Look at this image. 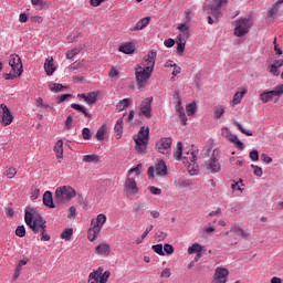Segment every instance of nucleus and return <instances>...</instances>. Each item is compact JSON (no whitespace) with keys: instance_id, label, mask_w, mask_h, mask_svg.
Masks as SVG:
<instances>
[{"instance_id":"nucleus-52","label":"nucleus","mask_w":283,"mask_h":283,"mask_svg":"<svg viewBox=\"0 0 283 283\" xmlns=\"http://www.w3.org/2000/svg\"><path fill=\"white\" fill-rule=\"evenodd\" d=\"M252 169H254V176H258V178H262V176L264 175V171L262 170V167L260 166H255V165H251Z\"/></svg>"},{"instance_id":"nucleus-21","label":"nucleus","mask_w":283,"mask_h":283,"mask_svg":"<svg viewBox=\"0 0 283 283\" xmlns=\"http://www.w3.org/2000/svg\"><path fill=\"white\" fill-rule=\"evenodd\" d=\"M98 94H101L99 91H93L87 94H78L77 97L83 98L86 105H94L98 101Z\"/></svg>"},{"instance_id":"nucleus-30","label":"nucleus","mask_w":283,"mask_h":283,"mask_svg":"<svg viewBox=\"0 0 283 283\" xmlns=\"http://www.w3.org/2000/svg\"><path fill=\"white\" fill-rule=\"evenodd\" d=\"M54 153L59 160L63 159V139H59L55 143Z\"/></svg>"},{"instance_id":"nucleus-54","label":"nucleus","mask_w":283,"mask_h":283,"mask_svg":"<svg viewBox=\"0 0 283 283\" xmlns=\"http://www.w3.org/2000/svg\"><path fill=\"white\" fill-rule=\"evenodd\" d=\"M153 251H155L157 255H165V250L163 248V244L153 245Z\"/></svg>"},{"instance_id":"nucleus-6","label":"nucleus","mask_w":283,"mask_h":283,"mask_svg":"<svg viewBox=\"0 0 283 283\" xmlns=\"http://www.w3.org/2000/svg\"><path fill=\"white\" fill-rule=\"evenodd\" d=\"M229 3V0H207L203 3V12L211 14L214 19L222 17V8Z\"/></svg>"},{"instance_id":"nucleus-60","label":"nucleus","mask_w":283,"mask_h":283,"mask_svg":"<svg viewBox=\"0 0 283 283\" xmlns=\"http://www.w3.org/2000/svg\"><path fill=\"white\" fill-rule=\"evenodd\" d=\"M67 218L69 220L76 218V208L74 206L70 207Z\"/></svg>"},{"instance_id":"nucleus-27","label":"nucleus","mask_w":283,"mask_h":283,"mask_svg":"<svg viewBox=\"0 0 283 283\" xmlns=\"http://www.w3.org/2000/svg\"><path fill=\"white\" fill-rule=\"evenodd\" d=\"M43 205L49 207V209H54V198L51 191H45L43 195Z\"/></svg>"},{"instance_id":"nucleus-24","label":"nucleus","mask_w":283,"mask_h":283,"mask_svg":"<svg viewBox=\"0 0 283 283\" xmlns=\"http://www.w3.org/2000/svg\"><path fill=\"white\" fill-rule=\"evenodd\" d=\"M118 52L123 54H134L136 52V43L134 42H124L119 48Z\"/></svg>"},{"instance_id":"nucleus-63","label":"nucleus","mask_w":283,"mask_h":283,"mask_svg":"<svg viewBox=\"0 0 283 283\" xmlns=\"http://www.w3.org/2000/svg\"><path fill=\"white\" fill-rule=\"evenodd\" d=\"M164 45H165L166 48H174V45H176V40H174V39H167V40H165Z\"/></svg>"},{"instance_id":"nucleus-34","label":"nucleus","mask_w":283,"mask_h":283,"mask_svg":"<svg viewBox=\"0 0 283 283\" xmlns=\"http://www.w3.org/2000/svg\"><path fill=\"white\" fill-rule=\"evenodd\" d=\"M115 138L119 140V138H123V118L117 119V123L115 124Z\"/></svg>"},{"instance_id":"nucleus-46","label":"nucleus","mask_w":283,"mask_h":283,"mask_svg":"<svg viewBox=\"0 0 283 283\" xmlns=\"http://www.w3.org/2000/svg\"><path fill=\"white\" fill-rule=\"evenodd\" d=\"M234 125H235V127H238V129L241 132V134H244L245 136H253V133L251 130L244 128L242 126V124L235 122Z\"/></svg>"},{"instance_id":"nucleus-16","label":"nucleus","mask_w":283,"mask_h":283,"mask_svg":"<svg viewBox=\"0 0 283 283\" xmlns=\"http://www.w3.org/2000/svg\"><path fill=\"white\" fill-rule=\"evenodd\" d=\"M221 136H223V138H227L229 143L235 145L238 149H244V143H242L240 138H238L235 135H233L228 127L221 128Z\"/></svg>"},{"instance_id":"nucleus-14","label":"nucleus","mask_w":283,"mask_h":283,"mask_svg":"<svg viewBox=\"0 0 283 283\" xmlns=\"http://www.w3.org/2000/svg\"><path fill=\"white\" fill-rule=\"evenodd\" d=\"M147 176L149 180H154L156 176H159V177L167 176V165L165 164V161L159 160L155 165V168L154 166H150L147 170Z\"/></svg>"},{"instance_id":"nucleus-38","label":"nucleus","mask_w":283,"mask_h":283,"mask_svg":"<svg viewBox=\"0 0 283 283\" xmlns=\"http://www.w3.org/2000/svg\"><path fill=\"white\" fill-rule=\"evenodd\" d=\"M193 253H202V245L200 243H193L188 248V255H193Z\"/></svg>"},{"instance_id":"nucleus-32","label":"nucleus","mask_w":283,"mask_h":283,"mask_svg":"<svg viewBox=\"0 0 283 283\" xmlns=\"http://www.w3.org/2000/svg\"><path fill=\"white\" fill-rule=\"evenodd\" d=\"M143 171V164H138L135 168H130L128 171H127V177L129 178H138V176H140Z\"/></svg>"},{"instance_id":"nucleus-44","label":"nucleus","mask_w":283,"mask_h":283,"mask_svg":"<svg viewBox=\"0 0 283 283\" xmlns=\"http://www.w3.org/2000/svg\"><path fill=\"white\" fill-rule=\"evenodd\" d=\"M198 107L196 106V103H190L186 106V112L189 116H193L196 114Z\"/></svg>"},{"instance_id":"nucleus-29","label":"nucleus","mask_w":283,"mask_h":283,"mask_svg":"<svg viewBox=\"0 0 283 283\" xmlns=\"http://www.w3.org/2000/svg\"><path fill=\"white\" fill-rule=\"evenodd\" d=\"M244 94H247V90L237 92L233 96V99L230 101V105H232V107L235 105H240L242 103V98H244Z\"/></svg>"},{"instance_id":"nucleus-35","label":"nucleus","mask_w":283,"mask_h":283,"mask_svg":"<svg viewBox=\"0 0 283 283\" xmlns=\"http://www.w3.org/2000/svg\"><path fill=\"white\" fill-rule=\"evenodd\" d=\"M182 143L178 142L174 151L175 160H182Z\"/></svg>"},{"instance_id":"nucleus-47","label":"nucleus","mask_w":283,"mask_h":283,"mask_svg":"<svg viewBox=\"0 0 283 283\" xmlns=\"http://www.w3.org/2000/svg\"><path fill=\"white\" fill-rule=\"evenodd\" d=\"M80 53H81V49H78V48L72 49L66 52V59L72 61V59H74V56H76V54H80Z\"/></svg>"},{"instance_id":"nucleus-11","label":"nucleus","mask_w":283,"mask_h":283,"mask_svg":"<svg viewBox=\"0 0 283 283\" xmlns=\"http://www.w3.org/2000/svg\"><path fill=\"white\" fill-rule=\"evenodd\" d=\"M111 275L112 272H104L103 268H98L90 273L87 283H107Z\"/></svg>"},{"instance_id":"nucleus-45","label":"nucleus","mask_w":283,"mask_h":283,"mask_svg":"<svg viewBox=\"0 0 283 283\" xmlns=\"http://www.w3.org/2000/svg\"><path fill=\"white\" fill-rule=\"evenodd\" d=\"M4 176H7V178L12 179L14 178V176H17V168L14 167H9L4 170Z\"/></svg>"},{"instance_id":"nucleus-41","label":"nucleus","mask_w":283,"mask_h":283,"mask_svg":"<svg viewBox=\"0 0 283 283\" xmlns=\"http://www.w3.org/2000/svg\"><path fill=\"white\" fill-rule=\"evenodd\" d=\"M118 76H120V71H118L115 66H112L108 72V77L113 81H118Z\"/></svg>"},{"instance_id":"nucleus-48","label":"nucleus","mask_w":283,"mask_h":283,"mask_svg":"<svg viewBox=\"0 0 283 283\" xmlns=\"http://www.w3.org/2000/svg\"><path fill=\"white\" fill-rule=\"evenodd\" d=\"M39 233L41 234L42 242H50L51 237L48 234V228H43V230H40Z\"/></svg>"},{"instance_id":"nucleus-7","label":"nucleus","mask_w":283,"mask_h":283,"mask_svg":"<svg viewBox=\"0 0 283 283\" xmlns=\"http://www.w3.org/2000/svg\"><path fill=\"white\" fill-rule=\"evenodd\" d=\"M75 197L76 190L71 186L57 187L54 193V199L57 205H65V202H70V200Z\"/></svg>"},{"instance_id":"nucleus-12","label":"nucleus","mask_w":283,"mask_h":283,"mask_svg":"<svg viewBox=\"0 0 283 283\" xmlns=\"http://www.w3.org/2000/svg\"><path fill=\"white\" fill-rule=\"evenodd\" d=\"M124 190L128 200H134L138 193V184L136 177H127L124 184Z\"/></svg>"},{"instance_id":"nucleus-2","label":"nucleus","mask_w":283,"mask_h":283,"mask_svg":"<svg viewBox=\"0 0 283 283\" xmlns=\"http://www.w3.org/2000/svg\"><path fill=\"white\" fill-rule=\"evenodd\" d=\"M177 30L179 31L176 43H177V54L182 56L185 48H187V41H189L190 30L189 22H181L178 24Z\"/></svg>"},{"instance_id":"nucleus-49","label":"nucleus","mask_w":283,"mask_h":283,"mask_svg":"<svg viewBox=\"0 0 283 283\" xmlns=\"http://www.w3.org/2000/svg\"><path fill=\"white\" fill-rule=\"evenodd\" d=\"M277 12H279V9H277V4H272V7L268 10V17H271L272 19L277 17Z\"/></svg>"},{"instance_id":"nucleus-42","label":"nucleus","mask_w":283,"mask_h":283,"mask_svg":"<svg viewBox=\"0 0 283 283\" xmlns=\"http://www.w3.org/2000/svg\"><path fill=\"white\" fill-rule=\"evenodd\" d=\"M71 107L76 112H82L86 118H90V113L87 112V109H85V107H83V105L72 104Z\"/></svg>"},{"instance_id":"nucleus-37","label":"nucleus","mask_w":283,"mask_h":283,"mask_svg":"<svg viewBox=\"0 0 283 283\" xmlns=\"http://www.w3.org/2000/svg\"><path fill=\"white\" fill-rule=\"evenodd\" d=\"M72 235H74V230L72 228H66L61 233V239L66 240V242H70L72 240Z\"/></svg>"},{"instance_id":"nucleus-53","label":"nucleus","mask_w":283,"mask_h":283,"mask_svg":"<svg viewBox=\"0 0 283 283\" xmlns=\"http://www.w3.org/2000/svg\"><path fill=\"white\" fill-rule=\"evenodd\" d=\"M249 157L251 160H253V163H258V160H260V153L256 149H254L250 151Z\"/></svg>"},{"instance_id":"nucleus-51","label":"nucleus","mask_w":283,"mask_h":283,"mask_svg":"<svg viewBox=\"0 0 283 283\" xmlns=\"http://www.w3.org/2000/svg\"><path fill=\"white\" fill-rule=\"evenodd\" d=\"M15 235H18V238H25V226H19L15 229Z\"/></svg>"},{"instance_id":"nucleus-10","label":"nucleus","mask_w":283,"mask_h":283,"mask_svg":"<svg viewBox=\"0 0 283 283\" xmlns=\"http://www.w3.org/2000/svg\"><path fill=\"white\" fill-rule=\"evenodd\" d=\"M283 95V84L279 83L276 86H274L271 91H264L260 94V99L262 103H270V101H280Z\"/></svg>"},{"instance_id":"nucleus-40","label":"nucleus","mask_w":283,"mask_h":283,"mask_svg":"<svg viewBox=\"0 0 283 283\" xmlns=\"http://www.w3.org/2000/svg\"><path fill=\"white\" fill-rule=\"evenodd\" d=\"M105 134H107V126L106 125H102L98 129L97 133L95 135V138H97L98 140H105Z\"/></svg>"},{"instance_id":"nucleus-25","label":"nucleus","mask_w":283,"mask_h":283,"mask_svg":"<svg viewBox=\"0 0 283 283\" xmlns=\"http://www.w3.org/2000/svg\"><path fill=\"white\" fill-rule=\"evenodd\" d=\"M231 233H234V235H238L239 238H242L243 240H249L251 238V234L244 229H242L240 226H232L230 228Z\"/></svg>"},{"instance_id":"nucleus-57","label":"nucleus","mask_w":283,"mask_h":283,"mask_svg":"<svg viewBox=\"0 0 283 283\" xmlns=\"http://www.w3.org/2000/svg\"><path fill=\"white\" fill-rule=\"evenodd\" d=\"M82 136L84 140H90V138H92V130H90V128H83Z\"/></svg>"},{"instance_id":"nucleus-1","label":"nucleus","mask_w":283,"mask_h":283,"mask_svg":"<svg viewBox=\"0 0 283 283\" xmlns=\"http://www.w3.org/2000/svg\"><path fill=\"white\" fill-rule=\"evenodd\" d=\"M25 224H28L29 229L33 231V233H39V231H43V229H48V224L43 217L39 214L33 209L31 211H27L24 214Z\"/></svg>"},{"instance_id":"nucleus-19","label":"nucleus","mask_w":283,"mask_h":283,"mask_svg":"<svg viewBox=\"0 0 283 283\" xmlns=\"http://www.w3.org/2000/svg\"><path fill=\"white\" fill-rule=\"evenodd\" d=\"M156 56H158L156 51H149L148 54L144 57L142 67L154 72V67H156Z\"/></svg>"},{"instance_id":"nucleus-15","label":"nucleus","mask_w":283,"mask_h":283,"mask_svg":"<svg viewBox=\"0 0 283 283\" xmlns=\"http://www.w3.org/2000/svg\"><path fill=\"white\" fill-rule=\"evenodd\" d=\"M0 123L2 127H8V125H12V123H14V116L6 104L0 105Z\"/></svg>"},{"instance_id":"nucleus-50","label":"nucleus","mask_w":283,"mask_h":283,"mask_svg":"<svg viewBox=\"0 0 283 283\" xmlns=\"http://www.w3.org/2000/svg\"><path fill=\"white\" fill-rule=\"evenodd\" d=\"M83 160H84V163H98V156H96V155H85Z\"/></svg>"},{"instance_id":"nucleus-17","label":"nucleus","mask_w":283,"mask_h":283,"mask_svg":"<svg viewBox=\"0 0 283 283\" xmlns=\"http://www.w3.org/2000/svg\"><path fill=\"white\" fill-rule=\"evenodd\" d=\"M229 280V270L227 268L218 266L214 270V274L211 283H227Z\"/></svg>"},{"instance_id":"nucleus-61","label":"nucleus","mask_w":283,"mask_h":283,"mask_svg":"<svg viewBox=\"0 0 283 283\" xmlns=\"http://www.w3.org/2000/svg\"><path fill=\"white\" fill-rule=\"evenodd\" d=\"M164 251L167 253V255H171L174 253V245L166 243L164 245Z\"/></svg>"},{"instance_id":"nucleus-4","label":"nucleus","mask_w":283,"mask_h":283,"mask_svg":"<svg viewBox=\"0 0 283 283\" xmlns=\"http://www.w3.org/2000/svg\"><path fill=\"white\" fill-rule=\"evenodd\" d=\"M9 65L11 67V72L4 74L6 81L19 78V76L23 74V62H21V56H19L18 54L10 55Z\"/></svg>"},{"instance_id":"nucleus-22","label":"nucleus","mask_w":283,"mask_h":283,"mask_svg":"<svg viewBox=\"0 0 283 283\" xmlns=\"http://www.w3.org/2000/svg\"><path fill=\"white\" fill-rule=\"evenodd\" d=\"M44 72L46 76H53L56 72V65H54V57L48 56L44 61Z\"/></svg>"},{"instance_id":"nucleus-43","label":"nucleus","mask_w":283,"mask_h":283,"mask_svg":"<svg viewBox=\"0 0 283 283\" xmlns=\"http://www.w3.org/2000/svg\"><path fill=\"white\" fill-rule=\"evenodd\" d=\"M268 72L272 74V76H280V69L275 66L274 64L268 65Z\"/></svg>"},{"instance_id":"nucleus-39","label":"nucleus","mask_w":283,"mask_h":283,"mask_svg":"<svg viewBox=\"0 0 283 283\" xmlns=\"http://www.w3.org/2000/svg\"><path fill=\"white\" fill-rule=\"evenodd\" d=\"M224 115V106L222 105H217L213 109V118H216V120L222 118V116Z\"/></svg>"},{"instance_id":"nucleus-18","label":"nucleus","mask_w":283,"mask_h":283,"mask_svg":"<svg viewBox=\"0 0 283 283\" xmlns=\"http://www.w3.org/2000/svg\"><path fill=\"white\" fill-rule=\"evenodd\" d=\"M174 143V139H171V137H164L160 138L157 143H156V150L159 154H169V149H171V145Z\"/></svg>"},{"instance_id":"nucleus-8","label":"nucleus","mask_w":283,"mask_h":283,"mask_svg":"<svg viewBox=\"0 0 283 283\" xmlns=\"http://www.w3.org/2000/svg\"><path fill=\"white\" fill-rule=\"evenodd\" d=\"M151 74H154V71H149V69H145L140 64L137 65L135 69V78L138 90H143L147 85V81L151 78Z\"/></svg>"},{"instance_id":"nucleus-13","label":"nucleus","mask_w":283,"mask_h":283,"mask_svg":"<svg viewBox=\"0 0 283 283\" xmlns=\"http://www.w3.org/2000/svg\"><path fill=\"white\" fill-rule=\"evenodd\" d=\"M218 158H220V150L214 149L210 159L206 163V169L207 171H210V174H220L222 167L220 166Z\"/></svg>"},{"instance_id":"nucleus-56","label":"nucleus","mask_w":283,"mask_h":283,"mask_svg":"<svg viewBox=\"0 0 283 283\" xmlns=\"http://www.w3.org/2000/svg\"><path fill=\"white\" fill-rule=\"evenodd\" d=\"M32 6H35L36 8H45L46 2L45 0H31Z\"/></svg>"},{"instance_id":"nucleus-31","label":"nucleus","mask_w":283,"mask_h":283,"mask_svg":"<svg viewBox=\"0 0 283 283\" xmlns=\"http://www.w3.org/2000/svg\"><path fill=\"white\" fill-rule=\"evenodd\" d=\"M151 21V17H146L139 20L136 25L134 27V30H145L149 25Z\"/></svg>"},{"instance_id":"nucleus-26","label":"nucleus","mask_w":283,"mask_h":283,"mask_svg":"<svg viewBox=\"0 0 283 283\" xmlns=\"http://www.w3.org/2000/svg\"><path fill=\"white\" fill-rule=\"evenodd\" d=\"M176 114L179 116L181 123L187 125V114H185V108L182 107V102L178 101L176 105Z\"/></svg>"},{"instance_id":"nucleus-36","label":"nucleus","mask_w":283,"mask_h":283,"mask_svg":"<svg viewBox=\"0 0 283 283\" xmlns=\"http://www.w3.org/2000/svg\"><path fill=\"white\" fill-rule=\"evenodd\" d=\"M49 90L50 92H53L54 94H56L59 92H63V90H65V86H63V84L50 82Z\"/></svg>"},{"instance_id":"nucleus-55","label":"nucleus","mask_w":283,"mask_h":283,"mask_svg":"<svg viewBox=\"0 0 283 283\" xmlns=\"http://www.w3.org/2000/svg\"><path fill=\"white\" fill-rule=\"evenodd\" d=\"M65 127L66 129H72V127H74V118L72 117V115H69L66 117Z\"/></svg>"},{"instance_id":"nucleus-58","label":"nucleus","mask_w":283,"mask_h":283,"mask_svg":"<svg viewBox=\"0 0 283 283\" xmlns=\"http://www.w3.org/2000/svg\"><path fill=\"white\" fill-rule=\"evenodd\" d=\"M148 189L153 196H160L163 193V190L156 186H150Z\"/></svg>"},{"instance_id":"nucleus-20","label":"nucleus","mask_w":283,"mask_h":283,"mask_svg":"<svg viewBox=\"0 0 283 283\" xmlns=\"http://www.w3.org/2000/svg\"><path fill=\"white\" fill-rule=\"evenodd\" d=\"M154 98L147 97L139 105V114L145 116L146 118H151V103Z\"/></svg>"},{"instance_id":"nucleus-64","label":"nucleus","mask_w":283,"mask_h":283,"mask_svg":"<svg viewBox=\"0 0 283 283\" xmlns=\"http://www.w3.org/2000/svg\"><path fill=\"white\" fill-rule=\"evenodd\" d=\"M272 65H275V67H283V59H275L272 63Z\"/></svg>"},{"instance_id":"nucleus-62","label":"nucleus","mask_w":283,"mask_h":283,"mask_svg":"<svg viewBox=\"0 0 283 283\" xmlns=\"http://www.w3.org/2000/svg\"><path fill=\"white\" fill-rule=\"evenodd\" d=\"M160 277H171V269L166 268L161 271Z\"/></svg>"},{"instance_id":"nucleus-5","label":"nucleus","mask_w":283,"mask_h":283,"mask_svg":"<svg viewBox=\"0 0 283 283\" xmlns=\"http://www.w3.org/2000/svg\"><path fill=\"white\" fill-rule=\"evenodd\" d=\"M105 222H107V216L105 213H99L96 219H92L91 227L87 231V240L90 242H94L101 235V229H103Z\"/></svg>"},{"instance_id":"nucleus-23","label":"nucleus","mask_w":283,"mask_h":283,"mask_svg":"<svg viewBox=\"0 0 283 283\" xmlns=\"http://www.w3.org/2000/svg\"><path fill=\"white\" fill-rule=\"evenodd\" d=\"M184 165H196L198 160V154L196 151H186L182 156Z\"/></svg>"},{"instance_id":"nucleus-33","label":"nucleus","mask_w":283,"mask_h":283,"mask_svg":"<svg viewBox=\"0 0 283 283\" xmlns=\"http://www.w3.org/2000/svg\"><path fill=\"white\" fill-rule=\"evenodd\" d=\"M129 105H132V98H124L117 103L116 109L117 112H124Z\"/></svg>"},{"instance_id":"nucleus-3","label":"nucleus","mask_w":283,"mask_h":283,"mask_svg":"<svg viewBox=\"0 0 283 283\" xmlns=\"http://www.w3.org/2000/svg\"><path fill=\"white\" fill-rule=\"evenodd\" d=\"M135 149L137 154H145L147 151V145H149V127L143 126L139 132L134 135Z\"/></svg>"},{"instance_id":"nucleus-28","label":"nucleus","mask_w":283,"mask_h":283,"mask_svg":"<svg viewBox=\"0 0 283 283\" xmlns=\"http://www.w3.org/2000/svg\"><path fill=\"white\" fill-rule=\"evenodd\" d=\"M95 253L97 255H109V244L101 243L95 248Z\"/></svg>"},{"instance_id":"nucleus-9","label":"nucleus","mask_w":283,"mask_h":283,"mask_svg":"<svg viewBox=\"0 0 283 283\" xmlns=\"http://www.w3.org/2000/svg\"><path fill=\"white\" fill-rule=\"evenodd\" d=\"M253 21L249 18H239L234 21V36H247V33L251 31Z\"/></svg>"},{"instance_id":"nucleus-59","label":"nucleus","mask_w":283,"mask_h":283,"mask_svg":"<svg viewBox=\"0 0 283 283\" xmlns=\"http://www.w3.org/2000/svg\"><path fill=\"white\" fill-rule=\"evenodd\" d=\"M191 184L187 180H182V179H179L177 181V187H179V189H186V187H189Z\"/></svg>"}]
</instances>
